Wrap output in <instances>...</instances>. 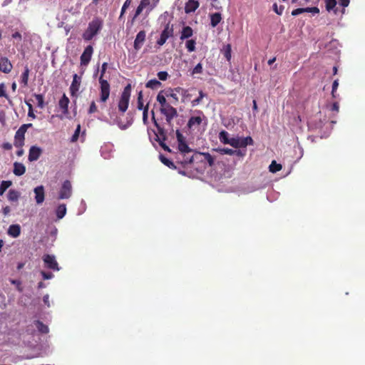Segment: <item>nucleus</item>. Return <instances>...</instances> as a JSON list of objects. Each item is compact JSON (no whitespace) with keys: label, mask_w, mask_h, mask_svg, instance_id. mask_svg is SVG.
<instances>
[{"label":"nucleus","mask_w":365,"mask_h":365,"mask_svg":"<svg viewBox=\"0 0 365 365\" xmlns=\"http://www.w3.org/2000/svg\"><path fill=\"white\" fill-rule=\"evenodd\" d=\"M103 25V20L100 18H94L88 26L86 30L83 32L82 36L85 41H91L102 29Z\"/></svg>","instance_id":"1"},{"label":"nucleus","mask_w":365,"mask_h":365,"mask_svg":"<svg viewBox=\"0 0 365 365\" xmlns=\"http://www.w3.org/2000/svg\"><path fill=\"white\" fill-rule=\"evenodd\" d=\"M108 68V63L104 62L102 64L101 71V76L99 78V83H100V101L105 103L109 98L110 96V84L107 81V80L103 79V76L106 73V71Z\"/></svg>","instance_id":"2"},{"label":"nucleus","mask_w":365,"mask_h":365,"mask_svg":"<svg viewBox=\"0 0 365 365\" xmlns=\"http://www.w3.org/2000/svg\"><path fill=\"white\" fill-rule=\"evenodd\" d=\"M130 93L131 86L130 84H128L124 88L123 91L120 96L118 105L119 111L125 113L127 110L129 105Z\"/></svg>","instance_id":"3"},{"label":"nucleus","mask_w":365,"mask_h":365,"mask_svg":"<svg viewBox=\"0 0 365 365\" xmlns=\"http://www.w3.org/2000/svg\"><path fill=\"white\" fill-rule=\"evenodd\" d=\"M160 112L165 117V120L168 125H172V120L174 118L178 116V111L176 108L173 107L170 103L165 105L160 108Z\"/></svg>","instance_id":"4"},{"label":"nucleus","mask_w":365,"mask_h":365,"mask_svg":"<svg viewBox=\"0 0 365 365\" xmlns=\"http://www.w3.org/2000/svg\"><path fill=\"white\" fill-rule=\"evenodd\" d=\"M253 140L251 137L246 138H231L229 145L235 148H246L248 145H252Z\"/></svg>","instance_id":"5"},{"label":"nucleus","mask_w":365,"mask_h":365,"mask_svg":"<svg viewBox=\"0 0 365 365\" xmlns=\"http://www.w3.org/2000/svg\"><path fill=\"white\" fill-rule=\"evenodd\" d=\"M158 133H155V140L158 142L160 146L167 152L170 153V148L165 144V141L167 140V135L165 129L160 126L157 128Z\"/></svg>","instance_id":"6"},{"label":"nucleus","mask_w":365,"mask_h":365,"mask_svg":"<svg viewBox=\"0 0 365 365\" xmlns=\"http://www.w3.org/2000/svg\"><path fill=\"white\" fill-rule=\"evenodd\" d=\"M72 194V185L69 180H65L60 189L58 193V199H68L71 196Z\"/></svg>","instance_id":"7"},{"label":"nucleus","mask_w":365,"mask_h":365,"mask_svg":"<svg viewBox=\"0 0 365 365\" xmlns=\"http://www.w3.org/2000/svg\"><path fill=\"white\" fill-rule=\"evenodd\" d=\"M93 52V46L89 45L86 47L84 51L81 56V64L86 66L88 64L91 59V56Z\"/></svg>","instance_id":"8"},{"label":"nucleus","mask_w":365,"mask_h":365,"mask_svg":"<svg viewBox=\"0 0 365 365\" xmlns=\"http://www.w3.org/2000/svg\"><path fill=\"white\" fill-rule=\"evenodd\" d=\"M150 5V0H140L139 5L137 6L135 14L131 19V24H133L139 15L143 12V9L148 8Z\"/></svg>","instance_id":"9"},{"label":"nucleus","mask_w":365,"mask_h":365,"mask_svg":"<svg viewBox=\"0 0 365 365\" xmlns=\"http://www.w3.org/2000/svg\"><path fill=\"white\" fill-rule=\"evenodd\" d=\"M43 259L48 268L56 271L59 270L58 264L53 255H46L43 256Z\"/></svg>","instance_id":"10"},{"label":"nucleus","mask_w":365,"mask_h":365,"mask_svg":"<svg viewBox=\"0 0 365 365\" xmlns=\"http://www.w3.org/2000/svg\"><path fill=\"white\" fill-rule=\"evenodd\" d=\"M25 133L24 130L19 128L15 133L14 145L16 148H22L24 145Z\"/></svg>","instance_id":"11"},{"label":"nucleus","mask_w":365,"mask_h":365,"mask_svg":"<svg viewBox=\"0 0 365 365\" xmlns=\"http://www.w3.org/2000/svg\"><path fill=\"white\" fill-rule=\"evenodd\" d=\"M42 154V149L38 146L33 145L29 149L28 159L30 162L37 160Z\"/></svg>","instance_id":"12"},{"label":"nucleus","mask_w":365,"mask_h":365,"mask_svg":"<svg viewBox=\"0 0 365 365\" xmlns=\"http://www.w3.org/2000/svg\"><path fill=\"white\" fill-rule=\"evenodd\" d=\"M81 77L75 73L73 76V81L70 86L71 95L74 96L80 88Z\"/></svg>","instance_id":"13"},{"label":"nucleus","mask_w":365,"mask_h":365,"mask_svg":"<svg viewBox=\"0 0 365 365\" xmlns=\"http://www.w3.org/2000/svg\"><path fill=\"white\" fill-rule=\"evenodd\" d=\"M146 34L145 31H140L136 35L135 39L134 41V48L136 51H138L141 47L143 43L145 41Z\"/></svg>","instance_id":"14"},{"label":"nucleus","mask_w":365,"mask_h":365,"mask_svg":"<svg viewBox=\"0 0 365 365\" xmlns=\"http://www.w3.org/2000/svg\"><path fill=\"white\" fill-rule=\"evenodd\" d=\"M13 66L10 61L3 57L0 58V71L4 73H9L12 70Z\"/></svg>","instance_id":"15"},{"label":"nucleus","mask_w":365,"mask_h":365,"mask_svg":"<svg viewBox=\"0 0 365 365\" xmlns=\"http://www.w3.org/2000/svg\"><path fill=\"white\" fill-rule=\"evenodd\" d=\"M35 200L37 204H41L44 201V188L43 185L36 187L34 189Z\"/></svg>","instance_id":"16"},{"label":"nucleus","mask_w":365,"mask_h":365,"mask_svg":"<svg viewBox=\"0 0 365 365\" xmlns=\"http://www.w3.org/2000/svg\"><path fill=\"white\" fill-rule=\"evenodd\" d=\"M200 4L196 0H188L185 6V12L186 14H190L195 11V10L199 7Z\"/></svg>","instance_id":"17"},{"label":"nucleus","mask_w":365,"mask_h":365,"mask_svg":"<svg viewBox=\"0 0 365 365\" xmlns=\"http://www.w3.org/2000/svg\"><path fill=\"white\" fill-rule=\"evenodd\" d=\"M174 91H176L177 93H180V92L185 93L186 91H185L183 88H182L180 87H177L174 90H171L170 92H168V91L165 92L166 97L172 98H173L172 103L174 104H176L179 101V99H178V96L177 93L173 92Z\"/></svg>","instance_id":"18"},{"label":"nucleus","mask_w":365,"mask_h":365,"mask_svg":"<svg viewBox=\"0 0 365 365\" xmlns=\"http://www.w3.org/2000/svg\"><path fill=\"white\" fill-rule=\"evenodd\" d=\"M69 99L66 96V94H63V96L61 98L58 102L59 107L62 109L63 113L66 115L68 113V104H69Z\"/></svg>","instance_id":"19"},{"label":"nucleus","mask_w":365,"mask_h":365,"mask_svg":"<svg viewBox=\"0 0 365 365\" xmlns=\"http://www.w3.org/2000/svg\"><path fill=\"white\" fill-rule=\"evenodd\" d=\"M26 172V167L24 164L18 162L14 163L13 173L16 176L23 175Z\"/></svg>","instance_id":"20"},{"label":"nucleus","mask_w":365,"mask_h":365,"mask_svg":"<svg viewBox=\"0 0 365 365\" xmlns=\"http://www.w3.org/2000/svg\"><path fill=\"white\" fill-rule=\"evenodd\" d=\"M173 25L170 24V22H168L166 24L164 29L161 32L160 36L168 38L173 36Z\"/></svg>","instance_id":"21"},{"label":"nucleus","mask_w":365,"mask_h":365,"mask_svg":"<svg viewBox=\"0 0 365 365\" xmlns=\"http://www.w3.org/2000/svg\"><path fill=\"white\" fill-rule=\"evenodd\" d=\"M21 234V227L19 225H11L8 229V235L13 237H18Z\"/></svg>","instance_id":"22"},{"label":"nucleus","mask_w":365,"mask_h":365,"mask_svg":"<svg viewBox=\"0 0 365 365\" xmlns=\"http://www.w3.org/2000/svg\"><path fill=\"white\" fill-rule=\"evenodd\" d=\"M192 34H193V31L190 26H184L182 29L180 38L181 40H184V39L191 37L192 36Z\"/></svg>","instance_id":"23"},{"label":"nucleus","mask_w":365,"mask_h":365,"mask_svg":"<svg viewBox=\"0 0 365 365\" xmlns=\"http://www.w3.org/2000/svg\"><path fill=\"white\" fill-rule=\"evenodd\" d=\"M66 204L59 205L56 210V215L58 220L62 219L66 214Z\"/></svg>","instance_id":"24"},{"label":"nucleus","mask_w":365,"mask_h":365,"mask_svg":"<svg viewBox=\"0 0 365 365\" xmlns=\"http://www.w3.org/2000/svg\"><path fill=\"white\" fill-rule=\"evenodd\" d=\"M222 20V16L220 13H215L210 15V25L212 27H216Z\"/></svg>","instance_id":"25"},{"label":"nucleus","mask_w":365,"mask_h":365,"mask_svg":"<svg viewBox=\"0 0 365 365\" xmlns=\"http://www.w3.org/2000/svg\"><path fill=\"white\" fill-rule=\"evenodd\" d=\"M29 72L30 70L29 67L26 66L21 76V83L23 84L24 87L28 86Z\"/></svg>","instance_id":"26"},{"label":"nucleus","mask_w":365,"mask_h":365,"mask_svg":"<svg viewBox=\"0 0 365 365\" xmlns=\"http://www.w3.org/2000/svg\"><path fill=\"white\" fill-rule=\"evenodd\" d=\"M7 197L10 202H17L20 197V192L16 190H9Z\"/></svg>","instance_id":"27"},{"label":"nucleus","mask_w":365,"mask_h":365,"mask_svg":"<svg viewBox=\"0 0 365 365\" xmlns=\"http://www.w3.org/2000/svg\"><path fill=\"white\" fill-rule=\"evenodd\" d=\"M219 140L223 144H230V138H229V133L225 130H222L219 133Z\"/></svg>","instance_id":"28"},{"label":"nucleus","mask_w":365,"mask_h":365,"mask_svg":"<svg viewBox=\"0 0 365 365\" xmlns=\"http://www.w3.org/2000/svg\"><path fill=\"white\" fill-rule=\"evenodd\" d=\"M202 123V118L200 116H192L187 123V126L191 128L192 126L197 125H199Z\"/></svg>","instance_id":"29"},{"label":"nucleus","mask_w":365,"mask_h":365,"mask_svg":"<svg viewBox=\"0 0 365 365\" xmlns=\"http://www.w3.org/2000/svg\"><path fill=\"white\" fill-rule=\"evenodd\" d=\"M37 329L43 334H47L49 331L48 327L45 325L42 322L37 320L35 322Z\"/></svg>","instance_id":"30"},{"label":"nucleus","mask_w":365,"mask_h":365,"mask_svg":"<svg viewBox=\"0 0 365 365\" xmlns=\"http://www.w3.org/2000/svg\"><path fill=\"white\" fill-rule=\"evenodd\" d=\"M200 154L204 157V160L207 162L209 166L212 167L215 165V158L211 154L209 153H201Z\"/></svg>","instance_id":"31"},{"label":"nucleus","mask_w":365,"mask_h":365,"mask_svg":"<svg viewBox=\"0 0 365 365\" xmlns=\"http://www.w3.org/2000/svg\"><path fill=\"white\" fill-rule=\"evenodd\" d=\"M161 86V83L157 79H151L146 83L145 86L151 89H155Z\"/></svg>","instance_id":"32"},{"label":"nucleus","mask_w":365,"mask_h":365,"mask_svg":"<svg viewBox=\"0 0 365 365\" xmlns=\"http://www.w3.org/2000/svg\"><path fill=\"white\" fill-rule=\"evenodd\" d=\"M282 166L281 164L277 163L275 160H273L269 166V170L271 173H275L281 170Z\"/></svg>","instance_id":"33"},{"label":"nucleus","mask_w":365,"mask_h":365,"mask_svg":"<svg viewBox=\"0 0 365 365\" xmlns=\"http://www.w3.org/2000/svg\"><path fill=\"white\" fill-rule=\"evenodd\" d=\"M156 100L160 104V107H163L168 103L166 101V95H163V91H161L158 93L156 97Z\"/></svg>","instance_id":"34"},{"label":"nucleus","mask_w":365,"mask_h":365,"mask_svg":"<svg viewBox=\"0 0 365 365\" xmlns=\"http://www.w3.org/2000/svg\"><path fill=\"white\" fill-rule=\"evenodd\" d=\"M12 185L10 180H4L0 185V195H2L5 191Z\"/></svg>","instance_id":"35"},{"label":"nucleus","mask_w":365,"mask_h":365,"mask_svg":"<svg viewBox=\"0 0 365 365\" xmlns=\"http://www.w3.org/2000/svg\"><path fill=\"white\" fill-rule=\"evenodd\" d=\"M34 96L35 97L36 100L37 101L38 107L40 108H43L45 106L43 96L42 94L34 93Z\"/></svg>","instance_id":"36"},{"label":"nucleus","mask_w":365,"mask_h":365,"mask_svg":"<svg viewBox=\"0 0 365 365\" xmlns=\"http://www.w3.org/2000/svg\"><path fill=\"white\" fill-rule=\"evenodd\" d=\"M137 108L138 110H144L145 106L143 105V92L140 91L138 94L137 98Z\"/></svg>","instance_id":"37"},{"label":"nucleus","mask_w":365,"mask_h":365,"mask_svg":"<svg viewBox=\"0 0 365 365\" xmlns=\"http://www.w3.org/2000/svg\"><path fill=\"white\" fill-rule=\"evenodd\" d=\"M0 97H4L10 105H13L11 100L6 93L5 85L3 83L0 84Z\"/></svg>","instance_id":"38"},{"label":"nucleus","mask_w":365,"mask_h":365,"mask_svg":"<svg viewBox=\"0 0 365 365\" xmlns=\"http://www.w3.org/2000/svg\"><path fill=\"white\" fill-rule=\"evenodd\" d=\"M178 150L182 153H188L191 152V149L189 148L185 141L178 144Z\"/></svg>","instance_id":"39"},{"label":"nucleus","mask_w":365,"mask_h":365,"mask_svg":"<svg viewBox=\"0 0 365 365\" xmlns=\"http://www.w3.org/2000/svg\"><path fill=\"white\" fill-rule=\"evenodd\" d=\"M327 11L333 10L336 6V0H324Z\"/></svg>","instance_id":"40"},{"label":"nucleus","mask_w":365,"mask_h":365,"mask_svg":"<svg viewBox=\"0 0 365 365\" xmlns=\"http://www.w3.org/2000/svg\"><path fill=\"white\" fill-rule=\"evenodd\" d=\"M196 41L194 39H190L186 41L185 46L189 52L195 51Z\"/></svg>","instance_id":"41"},{"label":"nucleus","mask_w":365,"mask_h":365,"mask_svg":"<svg viewBox=\"0 0 365 365\" xmlns=\"http://www.w3.org/2000/svg\"><path fill=\"white\" fill-rule=\"evenodd\" d=\"M160 161L164 164L166 166H168V168H175V166L174 165V163L170 161L169 159H168L165 156H164L163 155H160Z\"/></svg>","instance_id":"42"},{"label":"nucleus","mask_w":365,"mask_h":365,"mask_svg":"<svg viewBox=\"0 0 365 365\" xmlns=\"http://www.w3.org/2000/svg\"><path fill=\"white\" fill-rule=\"evenodd\" d=\"M148 109L149 104L147 103V105L145 106L144 110H143V123L145 125L148 124Z\"/></svg>","instance_id":"43"},{"label":"nucleus","mask_w":365,"mask_h":365,"mask_svg":"<svg viewBox=\"0 0 365 365\" xmlns=\"http://www.w3.org/2000/svg\"><path fill=\"white\" fill-rule=\"evenodd\" d=\"M215 150H216L217 152H219L222 155L226 154V155H234V151H235V150H232V149H230L228 148H217V149H215Z\"/></svg>","instance_id":"44"},{"label":"nucleus","mask_w":365,"mask_h":365,"mask_svg":"<svg viewBox=\"0 0 365 365\" xmlns=\"http://www.w3.org/2000/svg\"><path fill=\"white\" fill-rule=\"evenodd\" d=\"M80 133H81V125L78 124V125L76 128V130L71 138V142H72V143L76 142L78 139Z\"/></svg>","instance_id":"45"},{"label":"nucleus","mask_w":365,"mask_h":365,"mask_svg":"<svg viewBox=\"0 0 365 365\" xmlns=\"http://www.w3.org/2000/svg\"><path fill=\"white\" fill-rule=\"evenodd\" d=\"M205 96V94L203 93V91H199V96L196 99H195V100H193L192 101V106H195L200 104L201 103L202 98Z\"/></svg>","instance_id":"46"},{"label":"nucleus","mask_w":365,"mask_h":365,"mask_svg":"<svg viewBox=\"0 0 365 365\" xmlns=\"http://www.w3.org/2000/svg\"><path fill=\"white\" fill-rule=\"evenodd\" d=\"M202 73V66L200 63H197L192 69V74H200Z\"/></svg>","instance_id":"47"},{"label":"nucleus","mask_w":365,"mask_h":365,"mask_svg":"<svg viewBox=\"0 0 365 365\" xmlns=\"http://www.w3.org/2000/svg\"><path fill=\"white\" fill-rule=\"evenodd\" d=\"M157 75L160 81H166L168 77V73L166 71H160Z\"/></svg>","instance_id":"48"},{"label":"nucleus","mask_w":365,"mask_h":365,"mask_svg":"<svg viewBox=\"0 0 365 365\" xmlns=\"http://www.w3.org/2000/svg\"><path fill=\"white\" fill-rule=\"evenodd\" d=\"M11 283L12 284H15L16 286V289L19 292H21L23 291L22 287H21V282L19 280L17 279H11Z\"/></svg>","instance_id":"49"},{"label":"nucleus","mask_w":365,"mask_h":365,"mask_svg":"<svg viewBox=\"0 0 365 365\" xmlns=\"http://www.w3.org/2000/svg\"><path fill=\"white\" fill-rule=\"evenodd\" d=\"M159 0H153V4H150L149 6H148V9L145 11V16H148L150 14V12L155 7L157 4L158 3Z\"/></svg>","instance_id":"50"},{"label":"nucleus","mask_w":365,"mask_h":365,"mask_svg":"<svg viewBox=\"0 0 365 365\" xmlns=\"http://www.w3.org/2000/svg\"><path fill=\"white\" fill-rule=\"evenodd\" d=\"M225 56L229 61L231 58V46L227 44L225 51Z\"/></svg>","instance_id":"51"},{"label":"nucleus","mask_w":365,"mask_h":365,"mask_svg":"<svg viewBox=\"0 0 365 365\" xmlns=\"http://www.w3.org/2000/svg\"><path fill=\"white\" fill-rule=\"evenodd\" d=\"M339 86V82H338V80H335L334 82H333V84H332V91H331V95L334 98H336V96H335V93L337 90V88Z\"/></svg>","instance_id":"52"},{"label":"nucleus","mask_w":365,"mask_h":365,"mask_svg":"<svg viewBox=\"0 0 365 365\" xmlns=\"http://www.w3.org/2000/svg\"><path fill=\"white\" fill-rule=\"evenodd\" d=\"M96 111H97V106L96 105V103H95V101H92L90 105L89 109H88V113L91 114V113H96Z\"/></svg>","instance_id":"53"},{"label":"nucleus","mask_w":365,"mask_h":365,"mask_svg":"<svg viewBox=\"0 0 365 365\" xmlns=\"http://www.w3.org/2000/svg\"><path fill=\"white\" fill-rule=\"evenodd\" d=\"M273 9H274V11L279 15H282V12H283V10H284V6H281L279 8L277 7V4H273Z\"/></svg>","instance_id":"54"},{"label":"nucleus","mask_w":365,"mask_h":365,"mask_svg":"<svg viewBox=\"0 0 365 365\" xmlns=\"http://www.w3.org/2000/svg\"><path fill=\"white\" fill-rule=\"evenodd\" d=\"M176 137H177L178 144L180 143L185 142L184 137H183L182 134L180 132L179 130H176Z\"/></svg>","instance_id":"55"},{"label":"nucleus","mask_w":365,"mask_h":365,"mask_svg":"<svg viewBox=\"0 0 365 365\" xmlns=\"http://www.w3.org/2000/svg\"><path fill=\"white\" fill-rule=\"evenodd\" d=\"M303 13H304V8H298L292 11V15L296 16Z\"/></svg>","instance_id":"56"},{"label":"nucleus","mask_w":365,"mask_h":365,"mask_svg":"<svg viewBox=\"0 0 365 365\" xmlns=\"http://www.w3.org/2000/svg\"><path fill=\"white\" fill-rule=\"evenodd\" d=\"M41 274L44 279H51L53 276V274L51 272H46L44 271L41 272Z\"/></svg>","instance_id":"57"},{"label":"nucleus","mask_w":365,"mask_h":365,"mask_svg":"<svg viewBox=\"0 0 365 365\" xmlns=\"http://www.w3.org/2000/svg\"><path fill=\"white\" fill-rule=\"evenodd\" d=\"M167 40H168V38L160 36L159 39H158V41H157V44L158 46H163V45H164L165 43Z\"/></svg>","instance_id":"58"},{"label":"nucleus","mask_w":365,"mask_h":365,"mask_svg":"<svg viewBox=\"0 0 365 365\" xmlns=\"http://www.w3.org/2000/svg\"><path fill=\"white\" fill-rule=\"evenodd\" d=\"M246 153V150H235L234 155H236L239 157L245 156Z\"/></svg>","instance_id":"59"},{"label":"nucleus","mask_w":365,"mask_h":365,"mask_svg":"<svg viewBox=\"0 0 365 365\" xmlns=\"http://www.w3.org/2000/svg\"><path fill=\"white\" fill-rule=\"evenodd\" d=\"M2 148H3L4 150H11V148H12V145H11L10 143H3V145H2Z\"/></svg>","instance_id":"60"},{"label":"nucleus","mask_w":365,"mask_h":365,"mask_svg":"<svg viewBox=\"0 0 365 365\" xmlns=\"http://www.w3.org/2000/svg\"><path fill=\"white\" fill-rule=\"evenodd\" d=\"M10 211H11V209L9 206H6V207H3V209H2V212H3L4 215H5V216L8 215L9 214Z\"/></svg>","instance_id":"61"},{"label":"nucleus","mask_w":365,"mask_h":365,"mask_svg":"<svg viewBox=\"0 0 365 365\" xmlns=\"http://www.w3.org/2000/svg\"><path fill=\"white\" fill-rule=\"evenodd\" d=\"M12 38H18L19 41H21V39H22V36H21V33H19V32L16 31V32H15V33H14V34H12Z\"/></svg>","instance_id":"62"},{"label":"nucleus","mask_w":365,"mask_h":365,"mask_svg":"<svg viewBox=\"0 0 365 365\" xmlns=\"http://www.w3.org/2000/svg\"><path fill=\"white\" fill-rule=\"evenodd\" d=\"M32 126L31 123L28 124H24L22 125L19 128L24 130V132H26L27 129Z\"/></svg>","instance_id":"63"},{"label":"nucleus","mask_w":365,"mask_h":365,"mask_svg":"<svg viewBox=\"0 0 365 365\" xmlns=\"http://www.w3.org/2000/svg\"><path fill=\"white\" fill-rule=\"evenodd\" d=\"M339 106L338 103L335 102L331 106V110L339 112Z\"/></svg>","instance_id":"64"}]
</instances>
